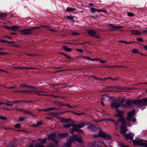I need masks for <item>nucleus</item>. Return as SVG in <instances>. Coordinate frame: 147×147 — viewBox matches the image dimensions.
<instances>
[{
	"instance_id": "obj_1",
	"label": "nucleus",
	"mask_w": 147,
	"mask_h": 147,
	"mask_svg": "<svg viewBox=\"0 0 147 147\" xmlns=\"http://www.w3.org/2000/svg\"><path fill=\"white\" fill-rule=\"evenodd\" d=\"M126 105L125 104H118L117 102L114 101L112 102L111 107L112 108H115L116 109L117 113L115 115V116L118 117H122L123 116V114L124 112L122 111H119V108H124L126 107Z\"/></svg>"
},
{
	"instance_id": "obj_2",
	"label": "nucleus",
	"mask_w": 147,
	"mask_h": 147,
	"mask_svg": "<svg viewBox=\"0 0 147 147\" xmlns=\"http://www.w3.org/2000/svg\"><path fill=\"white\" fill-rule=\"evenodd\" d=\"M132 142L134 145H136L144 146L146 145V144L145 143L144 141L141 139H137L136 140H133Z\"/></svg>"
},
{
	"instance_id": "obj_3",
	"label": "nucleus",
	"mask_w": 147,
	"mask_h": 147,
	"mask_svg": "<svg viewBox=\"0 0 147 147\" xmlns=\"http://www.w3.org/2000/svg\"><path fill=\"white\" fill-rule=\"evenodd\" d=\"M134 111L133 110L129 111L128 113L127 117V119L129 121H131L132 122H135L136 120L134 118H132V116L134 113Z\"/></svg>"
},
{
	"instance_id": "obj_4",
	"label": "nucleus",
	"mask_w": 147,
	"mask_h": 147,
	"mask_svg": "<svg viewBox=\"0 0 147 147\" xmlns=\"http://www.w3.org/2000/svg\"><path fill=\"white\" fill-rule=\"evenodd\" d=\"M33 31L32 29H24L20 31L22 35H30L32 34Z\"/></svg>"
},
{
	"instance_id": "obj_5",
	"label": "nucleus",
	"mask_w": 147,
	"mask_h": 147,
	"mask_svg": "<svg viewBox=\"0 0 147 147\" xmlns=\"http://www.w3.org/2000/svg\"><path fill=\"white\" fill-rule=\"evenodd\" d=\"M87 33L91 36H94L95 38H101L99 35H96V32L95 30H87Z\"/></svg>"
},
{
	"instance_id": "obj_6",
	"label": "nucleus",
	"mask_w": 147,
	"mask_h": 147,
	"mask_svg": "<svg viewBox=\"0 0 147 147\" xmlns=\"http://www.w3.org/2000/svg\"><path fill=\"white\" fill-rule=\"evenodd\" d=\"M86 125L84 122L79 124L77 125H75L72 124V126L73 127L72 131H77L78 129L80 128H82L84 127Z\"/></svg>"
},
{
	"instance_id": "obj_7",
	"label": "nucleus",
	"mask_w": 147,
	"mask_h": 147,
	"mask_svg": "<svg viewBox=\"0 0 147 147\" xmlns=\"http://www.w3.org/2000/svg\"><path fill=\"white\" fill-rule=\"evenodd\" d=\"M127 129V127L124 125H121L120 127V132L123 136L125 135Z\"/></svg>"
},
{
	"instance_id": "obj_8",
	"label": "nucleus",
	"mask_w": 147,
	"mask_h": 147,
	"mask_svg": "<svg viewBox=\"0 0 147 147\" xmlns=\"http://www.w3.org/2000/svg\"><path fill=\"white\" fill-rule=\"evenodd\" d=\"M56 137V135L55 134H52L50 135H49L48 136L49 139V140H53L54 141L56 144L58 143V142L57 140H54V139Z\"/></svg>"
},
{
	"instance_id": "obj_9",
	"label": "nucleus",
	"mask_w": 147,
	"mask_h": 147,
	"mask_svg": "<svg viewBox=\"0 0 147 147\" xmlns=\"http://www.w3.org/2000/svg\"><path fill=\"white\" fill-rule=\"evenodd\" d=\"M19 87L23 88H29V89H32V88H35L36 89L34 88L33 86L30 85H28L27 84H25L24 83H23L21 85H20L19 86Z\"/></svg>"
},
{
	"instance_id": "obj_10",
	"label": "nucleus",
	"mask_w": 147,
	"mask_h": 147,
	"mask_svg": "<svg viewBox=\"0 0 147 147\" xmlns=\"http://www.w3.org/2000/svg\"><path fill=\"white\" fill-rule=\"evenodd\" d=\"M123 28V27L121 26H114L113 25L110 28V30L111 31H116V30L119 28Z\"/></svg>"
},
{
	"instance_id": "obj_11",
	"label": "nucleus",
	"mask_w": 147,
	"mask_h": 147,
	"mask_svg": "<svg viewBox=\"0 0 147 147\" xmlns=\"http://www.w3.org/2000/svg\"><path fill=\"white\" fill-rule=\"evenodd\" d=\"M123 136L125 139L130 140H132L133 138V136L128 134H125Z\"/></svg>"
},
{
	"instance_id": "obj_12",
	"label": "nucleus",
	"mask_w": 147,
	"mask_h": 147,
	"mask_svg": "<svg viewBox=\"0 0 147 147\" xmlns=\"http://www.w3.org/2000/svg\"><path fill=\"white\" fill-rule=\"evenodd\" d=\"M131 33L133 35H140L141 34V32L137 30H131Z\"/></svg>"
},
{
	"instance_id": "obj_13",
	"label": "nucleus",
	"mask_w": 147,
	"mask_h": 147,
	"mask_svg": "<svg viewBox=\"0 0 147 147\" xmlns=\"http://www.w3.org/2000/svg\"><path fill=\"white\" fill-rule=\"evenodd\" d=\"M142 100L141 99L133 101V104H134L140 105L142 103Z\"/></svg>"
},
{
	"instance_id": "obj_14",
	"label": "nucleus",
	"mask_w": 147,
	"mask_h": 147,
	"mask_svg": "<svg viewBox=\"0 0 147 147\" xmlns=\"http://www.w3.org/2000/svg\"><path fill=\"white\" fill-rule=\"evenodd\" d=\"M120 104H125L126 105L127 107V106H132L134 104L133 101H129L127 102L126 104H122L121 103Z\"/></svg>"
},
{
	"instance_id": "obj_15",
	"label": "nucleus",
	"mask_w": 147,
	"mask_h": 147,
	"mask_svg": "<svg viewBox=\"0 0 147 147\" xmlns=\"http://www.w3.org/2000/svg\"><path fill=\"white\" fill-rule=\"evenodd\" d=\"M29 147H44V146L42 144H36L34 146H33L32 144H31Z\"/></svg>"
},
{
	"instance_id": "obj_16",
	"label": "nucleus",
	"mask_w": 147,
	"mask_h": 147,
	"mask_svg": "<svg viewBox=\"0 0 147 147\" xmlns=\"http://www.w3.org/2000/svg\"><path fill=\"white\" fill-rule=\"evenodd\" d=\"M32 90V91L36 92H35V93L36 94L39 95H45V96L47 95V94H41V93L45 92L43 91H36V90Z\"/></svg>"
},
{
	"instance_id": "obj_17",
	"label": "nucleus",
	"mask_w": 147,
	"mask_h": 147,
	"mask_svg": "<svg viewBox=\"0 0 147 147\" xmlns=\"http://www.w3.org/2000/svg\"><path fill=\"white\" fill-rule=\"evenodd\" d=\"M20 28V27L18 26H14L11 27V30L16 31L18 30Z\"/></svg>"
},
{
	"instance_id": "obj_18",
	"label": "nucleus",
	"mask_w": 147,
	"mask_h": 147,
	"mask_svg": "<svg viewBox=\"0 0 147 147\" xmlns=\"http://www.w3.org/2000/svg\"><path fill=\"white\" fill-rule=\"evenodd\" d=\"M118 121L121 122L123 125H125L126 123L125 119L123 118H121L118 120Z\"/></svg>"
},
{
	"instance_id": "obj_19",
	"label": "nucleus",
	"mask_w": 147,
	"mask_h": 147,
	"mask_svg": "<svg viewBox=\"0 0 147 147\" xmlns=\"http://www.w3.org/2000/svg\"><path fill=\"white\" fill-rule=\"evenodd\" d=\"M7 15V13H0V19H3L5 18L6 17Z\"/></svg>"
},
{
	"instance_id": "obj_20",
	"label": "nucleus",
	"mask_w": 147,
	"mask_h": 147,
	"mask_svg": "<svg viewBox=\"0 0 147 147\" xmlns=\"http://www.w3.org/2000/svg\"><path fill=\"white\" fill-rule=\"evenodd\" d=\"M18 92H28L29 94H33V93L32 92V90H19L18 91Z\"/></svg>"
},
{
	"instance_id": "obj_21",
	"label": "nucleus",
	"mask_w": 147,
	"mask_h": 147,
	"mask_svg": "<svg viewBox=\"0 0 147 147\" xmlns=\"http://www.w3.org/2000/svg\"><path fill=\"white\" fill-rule=\"evenodd\" d=\"M76 10V9L75 8H70L67 7L66 9V11L67 12H70L71 11H74Z\"/></svg>"
},
{
	"instance_id": "obj_22",
	"label": "nucleus",
	"mask_w": 147,
	"mask_h": 147,
	"mask_svg": "<svg viewBox=\"0 0 147 147\" xmlns=\"http://www.w3.org/2000/svg\"><path fill=\"white\" fill-rule=\"evenodd\" d=\"M22 112L26 114H30V115H32L31 112L28 111L25 109H23Z\"/></svg>"
},
{
	"instance_id": "obj_23",
	"label": "nucleus",
	"mask_w": 147,
	"mask_h": 147,
	"mask_svg": "<svg viewBox=\"0 0 147 147\" xmlns=\"http://www.w3.org/2000/svg\"><path fill=\"white\" fill-rule=\"evenodd\" d=\"M63 48L66 51H71V48H68L67 46H64L63 47Z\"/></svg>"
},
{
	"instance_id": "obj_24",
	"label": "nucleus",
	"mask_w": 147,
	"mask_h": 147,
	"mask_svg": "<svg viewBox=\"0 0 147 147\" xmlns=\"http://www.w3.org/2000/svg\"><path fill=\"white\" fill-rule=\"evenodd\" d=\"M49 115L53 117H55L57 115V113L52 112L49 113Z\"/></svg>"
},
{
	"instance_id": "obj_25",
	"label": "nucleus",
	"mask_w": 147,
	"mask_h": 147,
	"mask_svg": "<svg viewBox=\"0 0 147 147\" xmlns=\"http://www.w3.org/2000/svg\"><path fill=\"white\" fill-rule=\"evenodd\" d=\"M59 137L61 138L66 137L67 136V133H66L63 134H59Z\"/></svg>"
},
{
	"instance_id": "obj_26",
	"label": "nucleus",
	"mask_w": 147,
	"mask_h": 147,
	"mask_svg": "<svg viewBox=\"0 0 147 147\" xmlns=\"http://www.w3.org/2000/svg\"><path fill=\"white\" fill-rule=\"evenodd\" d=\"M72 125V124L71 123H68L66 124H65L63 125V127H64L67 128V127H69L71 126Z\"/></svg>"
},
{
	"instance_id": "obj_27",
	"label": "nucleus",
	"mask_w": 147,
	"mask_h": 147,
	"mask_svg": "<svg viewBox=\"0 0 147 147\" xmlns=\"http://www.w3.org/2000/svg\"><path fill=\"white\" fill-rule=\"evenodd\" d=\"M142 103H144L147 105V98L142 99Z\"/></svg>"
},
{
	"instance_id": "obj_28",
	"label": "nucleus",
	"mask_w": 147,
	"mask_h": 147,
	"mask_svg": "<svg viewBox=\"0 0 147 147\" xmlns=\"http://www.w3.org/2000/svg\"><path fill=\"white\" fill-rule=\"evenodd\" d=\"M105 134L104 133L101 131H100L98 133L99 136L103 138L104 137Z\"/></svg>"
},
{
	"instance_id": "obj_29",
	"label": "nucleus",
	"mask_w": 147,
	"mask_h": 147,
	"mask_svg": "<svg viewBox=\"0 0 147 147\" xmlns=\"http://www.w3.org/2000/svg\"><path fill=\"white\" fill-rule=\"evenodd\" d=\"M103 138H105L107 140H110L111 139V137L109 135L106 134H105Z\"/></svg>"
},
{
	"instance_id": "obj_30",
	"label": "nucleus",
	"mask_w": 147,
	"mask_h": 147,
	"mask_svg": "<svg viewBox=\"0 0 147 147\" xmlns=\"http://www.w3.org/2000/svg\"><path fill=\"white\" fill-rule=\"evenodd\" d=\"M132 52L134 53H139L138 50L135 49H133L132 51Z\"/></svg>"
},
{
	"instance_id": "obj_31",
	"label": "nucleus",
	"mask_w": 147,
	"mask_h": 147,
	"mask_svg": "<svg viewBox=\"0 0 147 147\" xmlns=\"http://www.w3.org/2000/svg\"><path fill=\"white\" fill-rule=\"evenodd\" d=\"M17 145L15 143L14 144H9L7 147H16Z\"/></svg>"
},
{
	"instance_id": "obj_32",
	"label": "nucleus",
	"mask_w": 147,
	"mask_h": 147,
	"mask_svg": "<svg viewBox=\"0 0 147 147\" xmlns=\"http://www.w3.org/2000/svg\"><path fill=\"white\" fill-rule=\"evenodd\" d=\"M57 104L58 106L59 107H61L63 106H64V104H63L61 102H58L57 103Z\"/></svg>"
},
{
	"instance_id": "obj_33",
	"label": "nucleus",
	"mask_w": 147,
	"mask_h": 147,
	"mask_svg": "<svg viewBox=\"0 0 147 147\" xmlns=\"http://www.w3.org/2000/svg\"><path fill=\"white\" fill-rule=\"evenodd\" d=\"M96 11V9L94 7H92L90 9V11L93 13H95Z\"/></svg>"
},
{
	"instance_id": "obj_34",
	"label": "nucleus",
	"mask_w": 147,
	"mask_h": 147,
	"mask_svg": "<svg viewBox=\"0 0 147 147\" xmlns=\"http://www.w3.org/2000/svg\"><path fill=\"white\" fill-rule=\"evenodd\" d=\"M61 54L64 55L68 59H72L71 57L68 55L64 54L63 53H62Z\"/></svg>"
},
{
	"instance_id": "obj_35",
	"label": "nucleus",
	"mask_w": 147,
	"mask_h": 147,
	"mask_svg": "<svg viewBox=\"0 0 147 147\" xmlns=\"http://www.w3.org/2000/svg\"><path fill=\"white\" fill-rule=\"evenodd\" d=\"M87 127L89 129H92L94 128V126L91 124H89L88 125Z\"/></svg>"
},
{
	"instance_id": "obj_36",
	"label": "nucleus",
	"mask_w": 147,
	"mask_h": 147,
	"mask_svg": "<svg viewBox=\"0 0 147 147\" xmlns=\"http://www.w3.org/2000/svg\"><path fill=\"white\" fill-rule=\"evenodd\" d=\"M26 118L24 117H22L18 119V120L20 122L23 121L25 119H26Z\"/></svg>"
},
{
	"instance_id": "obj_37",
	"label": "nucleus",
	"mask_w": 147,
	"mask_h": 147,
	"mask_svg": "<svg viewBox=\"0 0 147 147\" xmlns=\"http://www.w3.org/2000/svg\"><path fill=\"white\" fill-rule=\"evenodd\" d=\"M14 127L20 129L21 127V125L20 124H17L15 125Z\"/></svg>"
},
{
	"instance_id": "obj_38",
	"label": "nucleus",
	"mask_w": 147,
	"mask_h": 147,
	"mask_svg": "<svg viewBox=\"0 0 147 147\" xmlns=\"http://www.w3.org/2000/svg\"><path fill=\"white\" fill-rule=\"evenodd\" d=\"M43 123L41 122H38L36 124V125L37 126V127H39V126L42 125Z\"/></svg>"
},
{
	"instance_id": "obj_39",
	"label": "nucleus",
	"mask_w": 147,
	"mask_h": 147,
	"mask_svg": "<svg viewBox=\"0 0 147 147\" xmlns=\"http://www.w3.org/2000/svg\"><path fill=\"white\" fill-rule=\"evenodd\" d=\"M66 18L71 20H73V17L71 16H68L66 17Z\"/></svg>"
},
{
	"instance_id": "obj_40",
	"label": "nucleus",
	"mask_w": 147,
	"mask_h": 147,
	"mask_svg": "<svg viewBox=\"0 0 147 147\" xmlns=\"http://www.w3.org/2000/svg\"><path fill=\"white\" fill-rule=\"evenodd\" d=\"M15 109H16V110L17 111H21V112H22V111H23V109L18 108V107H16Z\"/></svg>"
},
{
	"instance_id": "obj_41",
	"label": "nucleus",
	"mask_w": 147,
	"mask_h": 147,
	"mask_svg": "<svg viewBox=\"0 0 147 147\" xmlns=\"http://www.w3.org/2000/svg\"><path fill=\"white\" fill-rule=\"evenodd\" d=\"M46 140L47 139L46 138H45L44 139L41 140L40 141V142L42 144H44L46 143Z\"/></svg>"
},
{
	"instance_id": "obj_42",
	"label": "nucleus",
	"mask_w": 147,
	"mask_h": 147,
	"mask_svg": "<svg viewBox=\"0 0 147 147\" xmlns=\"http://www.w3.org/2000/svg\"><path fill=\"white\" fill-rule=\"evenodd\" d=\"M71 35L74 36H76L78 35L79 34V33L78 32H74L73 33H72L71 34Z\"/></svg>"
},
{
	"instance_id": "obj_43",
	"label": "nucleus",
	"mask_w": 147,
	"mask_h": 147,
	"mask_svg": "<svg viewBox=\"0 0 147 147\" xmlns=\"http://www.w3.org/2000/svg\"><path fill=\"white\" fill-rule=\"evenodd\" d=\"M3 38L5 39H9L11 40L12 39L9 36H3Z\"/></svg>"
},
{
	"instance_id": "obj_44",
	"label": "nucleus",
	"mask_w": 147,
	"mask_h": 147,
	"mask_svg": "<svg viewBox=\"0 0 147 147\" xmlns=\"http://www.w3.org/2000/svg\"><path fill=\"white\" fill-rule=\"evenodd\" d=\"M7 101L8 102H9V103H18V102H20V100H18V101H15L14 102H11V101H9V100H8Z\"/></svg>"
},
{
	"instance_id": "obj_45",
	"label": "nucleus",
	"mask_w": 147,
	"mask_h": 147,
	"mask_svg": "<svg viewBox=\"0 0 147 147\" xmlns=\"http://www.w3.org/2000/svg\"><path fill=\"white\" fill-rule=\"evenodd\" d=\"M127 15L129 16L132 17L134 16V14L133 13L130 12L127 13Z\"/></svg>"
},
{
	"instance_id": "obj_46",
	"label": "nucleus",
	"mask_w": 147,
	"mask_h": 147,
	"mask_svg": "<svg viewBox=\"0 0 147 147\" xmlns=\"http://www.w3.org/2000/svg\"><path fill=\"white\" fill-rule=\"evenodd\" d=\"M116 66H105L104 67H105L107 68H112L114 67H117Z\"/></svg>"
},
{
	"instance_id": "obj_47",
	"label": "nucleus",
	"mask_w": 147,
	"mask_h": 147,
	"mask_svg": "<svg viewBox=\"0 0 147 147\" xmlns=\"http://www.w3.org/2000/svg\"><path fill=\"white\" fill-rule=\"evenodd\" d=\"M76 50L79 52L80 53H82L83 51V50L81 49H76Z\"/></svg>"
},
{
	"instance_id": "obj_48",
	"label": "nucleus",
	"mask_w": 147,
	"mask_h": 147,
	"mask_svg": "<svg viewBox=\"0 0 147 147\" xmlns=\"http://www.w3.org/2000/svg\"><path fill=\"white\" fill-rule=\"evenodd\" d=\"M71 119H64L62 121L64 122H67L68 121H69Z\"/></svg>"
},
{
	"instance_id": "obj_49",
	"label": "nucleus",
	"mask_w": 147,
	"mask_h": 147,
	"mask_svg": "<svg viewBox=\"0 0 147 147\" xmlns=\"http://www.w3.org/2000/svg\"><path fill=\"white\" fill-rule=\"evenodd\" d=\"M9 53L8 52L3 53L2 52L0 51V55H7Z\"/></svg>"
},
{
	"instance_id": "obj_50",
	"label": "nucleus",
	"mask_w": 147,
	"mask_h": 147,
	"mask_svg": "<svg viewBox=\"0 0 147 147\" xmlns=\"http://www.w3.org/2000/svg\"><path fill=\"white\" fill-rule=\"evenodd\" d=\"M71 145V143H67V144H65V147H69Z\"/></svg>"
},
{
	"instance_id": "obj_51",
	"label": "nucleus",
	"mask_w": 147,
	"mask_h": 147,
	"mask_svg": "<svg viewBox=\"0 0 147 147\" xmlns=\"http://www.w3.org/2000/svg\"><path fill=\"white\" fill-rule=\"evenodd\" d=\"M137 40L139 42H143L144 41L143 40L142 38H138Z\"/></svg>"
},
{
	"instance_id": "obj_52",
	"label": "nucleus",
	"mask_w": 147,
	"mask_h": 147,
	"mask_svg": "<svg viewBox=\"0 0 147 147\" xmlns=\"http://www.w3.org/2000/svg\"><path fill=\"white\" fill-rule=\"evenodd\" d=\"M41 26L44 28H48L50 27V26H48L46 25H41Z\"/></svg>"
},
{
	"instance_id": "obj_53",
	"label": "nucleus",
	"mask_w": 147,
	"mask_h": 147,
	"mask_svg": "<svg viewBox=\"0 0 147 147\" xmlns=\"http://www.w3.org/2000/svg\"><path fill=\"white\" fill-rule=\"evenodd\" d=\"M82 57L85 59H88L89 60L91 59V58H90V57L88 56Z\"/></svg>"
},
{
	"instance_id": "obj_54",
	"label": "nucleus",
	"mask_w": 147,
	"mask_h": 147,
	"mask_svg": "<svg viewBox=\"0 0 147 147\" xmlns=\"http://www.w3.org/2000/svg\"><path fill=\"white\" fill-rule=\"evenodd\" d=\"M77 141L78 142L80 143H82V141L81 139H78V138H77Z\"/></svg>"
},
{
	"instance_id": "obj_55",
	"label": "nucleus",
	"mask_w": 147,
	"mask_h": 147,
	"mask_svg": "<svg viewBox=\"0 0 147 147\" xmlns=\"http://www.w3.org/2000/svg\"><path fill=\"white\" fill-rule=\"evenodd\" d=\"M76 131L78 133H82L83 131V130L81 129H80V128H79Z\"/></svg>"
},
{
	"instance_id": "obj_56",
	"label": "nucleus",
	"mask_w": 147,
	"mask_h": 147,
	"mask_svg": "<svg viewBox=\"0 0 147 147\" xmlns=\"http://www.w3.org/2000/svg\"><path fill=\"white\" fill-rule=\"evenodd\" d=\"M0 119L2 120H5L6 119V118L4 117L0 116Z\"/></svg>"
},
{
	"instance_id": "obj_57",
	"label": "nucleus",
	"mask_w": 147,
	"mask_h": 147,
	"mask_svg": "<svg viewBox=\"0 0 147 147\" xmlns=\"http://www.w3.org/2000/svg\"><path fill=\"white\" fill-rule=\"evenodd\" d=\"M31 28L32 29H40L41 28L39 27H32Z\"/></svg>"
},
{
	"instance_id": "obj_58",
	"label": "nucleus",
	"mask_w": 147,
	"mask_h": 147,
	"mask_svg": "<svg viewBox=\"0 0 147 147\" xmlns=\"http://www.w3.org/2000/svg\"><path fill=\"white\" fill-rule=\"evenodd\" d=\"M64 106H67L68 107H69V108H73V107H72V106H70L69 104H65V105H64Z\"/></svg>"
},
{
	"instance_id": "obj_59",
	"label": "nucleus",
	"mask_w": 147,
	"mask_h": 147,
	"mask_svg": "<svg viewBox=\"0 0 147 147\" xmlns=\"http://www.w3.org/2000/svg\"><path fill=\"white\" fill-rule=\"evenodd\" d=\"M5 105L7 106H13V105L12 104H9L7 103H5Z\"/></svg>"
},
{
	"instance_id": "obj_60",
	"label": "nucleus",
	"mask_w": 147,
	"mask_h": 147,
	"mask_svg": "<svg viewBox=\"0 0 147 147\" xmlns=\"http://www.w3.org/2000/svg\"><path fill=\"white\" fill-rule=\"evenodd\" d=\"M47 30H50L52 32H56V31L55 30H54L52 28L47 29Z\"/></svg>"
},
{
	"instance_id": "obj_61",
	"label": "nucleus",
	"mask_w": 147,
	"mask_h": 147,
	"mask_svg": "<svg viewBox=\"0 0 147 147\" xmlns=\"http://www.w3.org/2000/svg\"><path fill=\"white\" fill-rule=\"evenodd\" d=\"M119 121H118V120H117V121L115 123V126H116V128L117 129V126L118 125V124H119V123L118 122H119Z\"/></svg>"
},
{
	"instance_id": "obj_62",
	"label": "nucleus",
	"mask_w": 147,
	"mask_h": 147,
	"mask_svg": "<svg viewBox=\"0 0 147 147\" xmlns=\"http://www.w3.org/2000/svg\"><path fill=\"white\" fill-rule=\"evenodd\" d=\"M44 111H47V112H49L50 110V108H49L48 109H47L45 110H44Z\"/></svg>"
},
{
	"instance_id": "obj_63",
	"label": "nucleus",
	"mask_w": 147,
	"mask_h": 147,
	"mask_svg": "<svg viewBox=\"0 0 147 147\" xmlns=\"http://www.w3.org/2000/svg\"><path fill=\"white\" fill-rule=\"evenodd\" d=\"M0 42H1L5 43L7 41L5 40H0Z\"/></svg>"
},
{
	"instance_id": "obj_64",
	"label": "nucleus",
	"mask_w": 147,
	"mask_h": 147,
	"mask_svg": "<svg viewBox=\"0 0 147 147\" xmlns=\"http://www.w3.org/2000/svg\"><path fill=\"white\" fill-rule=\"evenodd\" d=\"M112 80H113V81H116V80H119V78H113V79H112Z\"/></svg>"
}]
</instances>
